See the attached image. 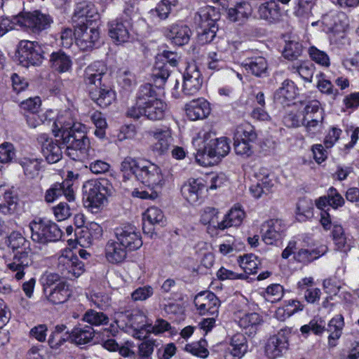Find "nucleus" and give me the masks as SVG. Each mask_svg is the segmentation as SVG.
I'll return each instance as SVG.
<instances>
[{
    "mask_svg": "<svg viewBox=\"0 0 359 359\" xmlns=\"http://www.w3.org/2000/svg\"><path fill=\"white\" fill-rule=\"evenodd\" d=\"M187 117L191 121L203 119L210 112L209 103L203 98L190 101L185 105Z\"/></svg>",
    "mask_w": 359,
    "mask_h": 359,
    "instance_id": "nucleus-21",
    "label": "nucleus"
},
{
    "mask_svg": "<svg viewBox=\"0 0 359 359\" xmlns=\"http://www.w3.org/2000/svg\"><path fill=\"white\" fill-rule=\"evenodd\" d=\"M151 99H157L155 88L150 83L142 85L137 96L139 103L141 105L145 104L150 102Z\"/></svg>",
    "mask_w": 359,
    "mask_h": 359,
    "instance_id": "nucleus-49",
    "label": "nucleus"
},
{
    "mask_svg": "<svg viewBox=\"0 0 359 359\" xmlns=\"http://www.w3.org/2000/svg\"><path fill=\"white\" fill-rule=\"evenodd\" d=\"M144 218L151 224H160L163 222V212L156 207L149 208L144 214Z\"/></svg>",
    "mask_w": 359,
    "mask_h": 359,
    "instance_id": "nucleus-56",
    "label": "nucleus"
},
{
    "mask_svg": "<svg viewBox=\"0 0 359 359\" xmlns=\"http://www.w3.org/2000/svg\"><path fill=\"white\" fill-rule=\"evenodd\" d=\"M15 156L13 145L9 142H4L0 145V162L7 163L11 162Z\"/></svg>",
    "mask_w": 359,
    "mask_h": 359,
    "instance_id": "nucleus-59",
    "label": "nucleus"
},
{
    "mask_svg": "<svg viewBox=\"0 0 359 359\" xmlns=\"http://www.w3.org/2000/svg\"><path fill=\"white\" fill-rule=\"evenodd\" d=\"M205 143L203 149H198L196 154V161L201 164H205V156L210 158L224 157L230 151L229 140L225 137H216L214 133L208 132L203 135Z\"/></svg>",
    "mask_w": 359,
    "mask_h": 359,
    "instance_id": "nucleus-3",
    "label": "nucleus"
},
{
    "mask_svg": "<svg viewBox=\"0 0 359 359\" xmlns=\"http://www.w3.org/2000/svg\"><path fill=\"white\" fill-rule=\"evenodd\" d=\"M344 325V318L341 315H338L330 320L327 329L330 332L328 337L330 346L334 347L337 345L336 341L340 338Z\"/></svg>",
    "mask_w": 359,
    "mask_h": 359,
    "instance_id": "nucleus-38",
    "label": "nucleus"
},
{
    "mask_svg": "<svg viewBox=\"0 0 359 359\" xmlns=\"http://www.w3.org/2000/svg\"><path fill=\"white\" fill-rule=\"evenodd\" d=\"M17 198L13 192L4 186H0V211L11 214L16 207Z\"/></svg>",
    "mask_w": 359,
    "mask_h": 359,
    "instance_id": "nucleus-39",
    "label": "nucleus"
},
{
    "mask_svg": "<svg viewBox=\"0 0 359 359\" xmlns=\"http://www.w3.org/2000/svg\"><path fill=\"white\" fill-rule=\"evenodd\" d=\"M128 251L118 240H109L105 246L106 258L109 262L114 264L123 262L127 257Z\"/></svg>",
    "mask_w": 359,
    "mask_h": 359,
    "instance_id": "nucleus-27",
    "label": "nucleus"
},
{
    "mask_svg": "<svg viewBox=\"0 0 359 359\" xmlns=\"http://www.w3.org/2000/svg\"><path fill=\"white\" fill-rule=\"evenodd\" d=\"M245 216V212L240 207L235 206L231 208L225 218L219 224V229H224L229 226H238Z\"/></svg>",
    "mask_w": 359,
    "mask_h": 359,
    "instance_id": "nucleus-40",
    "label": "nucleus"
},
{
    "mask_svg": "<svg viewBox=\"0 0 359 359\" xmlns=\"http://www.w3.org/2000/svg\"><path fill=\"white\" fill-rule=\"evenodd\" d=\"M86 230V233L88 234L86 241L88 244H91L93 240L100 238L102 235V228L96 222L90 223Z\"/></svg>",
    "mask_w": 359,
    "mask_h": 359,
    "instance_id": "nucleus-61",
    "label": "nucleus"
},
{
    "mask_svg": "<svg viewBox=\"0 0 359 359\" xmlns=\"http://www.w3.org/2000/svg\"><path fill=\"white\" fill-rule=\"evenodd\" d=\"M323 253L324 252L320 253V251L317 250H309L307 249H301L294 255V259L299 262L308 263L317 259L323 255Z\"/></svg>",
    "mask_w": 359,
    "mask_h": 359,
    "instance_id": "nucleus-53",
    "label": "nucleus"
},
{
    "mask_svg": "<svg viewBox=\"0 0 359 359\" xmlns=\"http://www.w3.org/2000/svg\"><path fill=\"white\" fill-rule=\"evenodd\" d=\"M304 112L302 124L306 126L308 130L316 128L318 123L323 121V109L320 103L316 100L309 101L304 107Z\"/></svg>",
    "mask_w": 359,
    "mask_h": 359,
    "instance_id": "nucleus-15",
    "label": "nucleus"
},
{
    "mask_svg": "<svg viewBox=\"0 0 359 359\" xmlns=\"http://www.w3.org/2000/svg\"><path fill=\"white\" fill-rule=\"evenodd\" d=\"M144 108V116L151 121L163 119L168 109L167 104L160 99H151Z\"/></svg>",
    "mask_w": 359,
    "mask_h": 359,
    "instance_id": "nucleus-31",
    "label": "nucleus"
},
{
    "mask_svg": "<svg viewBox=\"0 0 359 359\" xmlns=\"http://www.w3.org/2000/svg\"><path fill=\"white\" fill-rule=\"evenodd\" d=\"M109 34L118 43L128 42L130 39L128 22L116 19L109 22Z\"/></svg>",
    "mask_w": 359,
    "mask_h": 359,
    "instance_id": "nucleus-24",
    "label": "nucleus"
},
{
    "mask_svg": "<svg viewBox=\"0 0 359 359\" xmlns=\"http://www.w3.org/2000/svg\"><path fill=\"white\" fill-rule=\"evenodd\" d=\"M252 13V6L247 1L238 3L227 11L229 19L233 22H243L251 15Z\"/></svg>",
    "mask_w": 359,
    "mask_h": 359,
    "instance_id": "nucleus-35",
    "label": "nucleus"
},
{
    "mask_svg": "<svg viewBox=\"0 0 359 359\" xmlns=\"http://www.w3.org/2000/svg\"><path fill=\"white\" fill-rule=\"evenodd\" d=\"M107 72V67L100 62H95L88 66L85 69L84 81L89 89L107 83L108 77Z\"/></svg>",
    "mask_w": 359,
    "mask_h": 359,
    "instance_id": "nucleus-13",
    "label": "nucleus"
},
{
    "mask_svg": "<svg viewBox=\"0 0 359 359\" xmlns=\"http://www.w3.org/2000/svg\"><path fill=\"white\" fill-rule=\"evenodd\" d=\"M208 67L211 69H219L224 65V54L222 50L212 51L208 53Z\"/></svg>",
    "mask_w": 359,
    "mask_h": 359,
    "instance_id": "nucleus-55",
    "label": "nucleus"
},
{
    "mask_svg": "<svg viewBox=\"0 0 359 359\" xmlns=\"http://www.w3.org/2000/svg\"><path fill=\"white\" fill-rule=\"evenodd\" d=\"M89 94L91 99L103 108L109 106L116 99L115 92L107 83H103L97 88H90Z\"/></svg>",
    "mask_w": 359,
    "mask_h": 359,
    "instance_id": "nucleus-17",
    "label": "nucleus"
},
{
    "mask_svg": "<svg viewBox=\"0 0 359 359\" xmlns=\"http://www.w3.org/2000/svg\"><path fill=\"white\" fill-rule=\"evenodd\" d=\"M309 55L311 59L316 63L326 67L330 66V58L324 51L312 46L309 49Z\"/></svg>",
    "mask_w": 359,
    "mask_h": 359,
    "instance_id": "nucleus-58",
    "label": "nucleus"
},
{
    "mask_svg": "<svg viewBox=\"0 0 359 359\" xmlns=\"http://www.w3.org/2000/svg\"><path fill=\"white\" fill-rule=\"evenodd\" d=\"M234 150L236 154L249 157L253 154L252 147L250 142L234 140Z\"/></svg>",
    "mask_w": 359,
    "mask_h": 359,
    "instance_id": "nucleus-60",
    "label": "nucleus"
},
{
    "mask_svg": "<svg viewBox=\"0 0 359 359\" xmlns=\"http://www.w3.org/2000/svg\"><path fill=\"white\" fill-rule=\"evenodd\" d=\"M73 184L69 180H65L62 183L54 184L46 191L45 200L52 203L60 196L64 195L68 201H73L75 198Z\"/></svg>",
    "mask_w": 359,
    "mask_h": 359,
    "instance_id": "nucleus-18",
    "label": "nucleus"
},
{
    "mask_svg": "<svg viewBox=\"0 0 359 359\" xmlns=\"http://www.w3.org/2000/svg\"><path fill=\"white\" fill-rule=\"evenodd\" d=\"M121 171L125 178L130 179L134 175L137 180L151 189L162 187L164 183L161 168L148 161L127 156L121 164Z\"/></svg>",
    "mask_w": 359,
    "mask_h": 359,
    "instance_id": "nucleus-2",
    "label": "nucleus"
},
{
    "mask_svg": "<svg viewBox=\"0 0 359 359\" xmlns=\"http://www.w3.org/2000/svg\"><path fill=\"white\" fill-rule=\"evenodd\" d=\"M176 3L177 0H162L156 8L155 13L159 18L165 19Z\"/></svg>",
    "mask_w": 359,
    "mask_h": 359,
    "instance_id": "nucleus-57",
    "label": "nucleus"
},
{
    "mask_svg": "<svg viewBox=\"0 0 359 359\" xmlns=\"http://www.w3.org/2000/svg\"><path fill=\"white\" fill-rule=\"evenodd\" d=\"M116 240L128 251H135L142 245L140 231L132 224H123L114 230Z\"/></svg>",
    "mask_w": 359,
    "mask_h": 359,
    "instance_id": "nucleus-7",
    "label": "nucleus"
},
{
    "mask_svg": "<svg viewBox=\"0 0 359 359\" xmlns=\"http://www.w3.org/2000/svg\"><path fill=\"white\" fill-rule=\"evenodd\" d=\"M262 320L257 313L245 314L238 321L239 326L245 330V334L248 336H254L257 330L258 326Z\"/></svg>",
    "mask_w": 359,
    "mask_h": 359,
    "instance_id": "nucleus-37",
    "label": "nucleus"
},
{
    "mask_svg": "<svg viewBox=\"0 0 359 359\" xmlns=\"http://www.w3.org/2000/svg\"><path fill=\"white\" fill-rule=\"evenodd\" d=\"M243 66L248 72L256 76H261L267 69V62L263 57L250 58L243 62Z\"/></svg>",
    "mask_w": 359,
    "mask_h": 359,
    "instance_id": "nucleus-41",
    "label": "nucleus"
},
{
    "mask_svg": "<svg viewBox=\"0 0 359 359\" xmlns=\"http://www.w3.org/2000/svg\"><path fill=\"white\" fill-rule=\"evenodd\" d=\"M94 333L92 327L79 325L72 330L69 337L76 344H86L93 339Z\"/></svg>",
    "mask_w": 359,
    "mask_h": 359,
    "instance_id": "nucleus-36",
    "label": "nucleus"
},
{
    "mask_svg": "<svg viewBox=\"0 0 359 359\" xmlns=\"http://www.w3.org/2000/svg\"><path fill=\"white\" fill-rule=\"evenodd\" d=\"M257 182L250 187V191L253 196L258 198L263 194H268L274 186L273 180L270 177V173L266 169H261L256 174Z\"/></svg>",
    "mask_w": 359,
    "mask_h": 359,
    "instance_id": "nucleus-23",
    "label": "nucleus"
},
{
    "mask_svg": "<svg viewBox=\"0 0 359 359\" xmlns=\"http://www.w3.org/2000/svg\"><path fill=\"white\" fill-rule=\"evenodd\" d=\"M290 334V329H281L276 334L271 336L267 340L265 346V353L268 358L275 359L283 355L288 348Z\"/></svg>",
    "mask_w": 359,
    "mask_h": 359,
    "instance_id": "nucleus-9",
    "label": "nucleus"
},
{
    "mask_svg": "<svg viewBox=\"0 0 359 359\" xmlns=\"http://www.w3.org/2000/svg\"><path fill=\"white\" fill-rule=\"evenodd\" d=\"M85 205L91 212H97L107 201L110 190L102 182L97 180H89L83 185Z\"/></svg>",
    "mask_w": 359,
    "mask_h": 359,
    "instance_id": "nucleus-4",
    "label": "nucleus"
},
{
    "mask_svg": "<svg viewBox=\"0 0 359 359\" xmlns=\"http://www.w3.org/2000/svg\"><path fill=\"white\" fill-rule=\"evenodd\" d=\"M169 76L170 71L167 69L165 65L156 67L153 73L154 82L156 85H158L159 87L165 83Z\"/></svg>",
    "mask_w": 359,
    "mask_h": 359,
    "instance_id": "nucleus-62",
    "label": "nucleus"
},
{
    "mask_svg": "<svg viewBox=\"0 0 359 359\" xmlns=\"http://www.w3.org/2000/svg\"><path fill=\"white\" fill-rule=\"evenodd\" d=\"M8 246L13 250H18L25 248H29V242L22 236V235L17 231L12 232L8 237Z\"/></svg>",
    "mask_w": 359,
    "mask_h": 359,
    "instance_id": "nucleus-51",
    "label": "nucleus"
},
{
    "mask_svg": "<svg viewBox=\"0 0 359 359\" xmlns=\"http://www.w3.org/2000/svg\"><path fill=\"white\" fill-rule=\"evenodd\" d=\"M154 293V289L151 286H144L136 289L131 297L134 301H144L150 297Z\"/></svg>",
    "mask_w": 359,
    "mask_h": 359,
    "instance_id": "nucleus-63",
    "label": "nucleus"
},
{
    "mask_svg": "<svg viewBox=\"0 0 359 359\" xmlns=\"http://www.w3.org/2000/svg\"><path fill=\"white\" fill-rule=\"evenodd\" d=\"M117 318L119 321L133 328L142 327L149 324L146 316L137 310L119 311Z\"/></svg>",
    "mask_w": 359,
    "mask_h": 359,
    "instance_id": "nucleus-25",
    "label": "nucleus"
},
{
    "mask_svg": "<svg viewBox=\"0 0 359 359\" xmlns=\"http://www.w3.org/2000/svg\"><path fill=\"white\" fill-rule=\"evenodd\" d=\"M41 106V100L39 97L29 98L21 102L20 107L22 109L27 111L29 114H36Z\"/></svg>",
    "mask_w": 359,
    "mask_h": 359,
    "instance_id": "nucleus-64",
    "label": "nucleus"
},
{
    "mask_svg": "<svg viewBox=\"0 0 359 359\" xmlns=\"http://www.w3.org/2000/svg\"><path fill=\"white\" fill-rule=\"evenodd\" d=\"M32 232L31 238L34 242L46 244L49 242H55L62 237V231L54 222L39 219L32 221L29 225Z\"/></svg>",
    "mask_w": 359,
    "mask_h": 359,
    "instance_id": "nucleus-5",
    "label": "nucleus"
},
{
    "mask_svg": "<svg viewBox=\"0 0 359 359\" xmlns=\"http://www.w3.org/2000/svg\"><path fill=\"white\" fill-rule=\"evenodd\" d=\"M27 27L33 32H39L50 27L52 19L39 11L27 13Z\"/></svg>",
    "mask_w": 359,
    "mask_h": 359,
    "instance_id": "nucleus-26",
    "label": "nucleus"
},
{
    "mask_svg": "<svg viewBox=\"0 0 359 359\" xmlns=\"http://www.w3.org/2000/svg\"><path fill=\"white\" fill-rule=\"evenodd\" d=\"M69 286L66 283L60 281L46 294L49 302L54 304H62L70 297Z\"/></svg>",
    "mask_w": 359,
    "mask_h": 359,
    "instance_id": "nucleus-32",
    "label": "nucleus"
},
{
    "mask_svg": "<svg viewBox=\"0 0 359 359\" xmlns=\"http://www.w3.org/2000/svg\"><path fill=\"white\" fill-rule=\"evenodd\" d=\"M218 211L211 207L206 208L201 215V221L203 224H210L219 229Z\"/></svg>",
    "mask_w": 359,
    "mask_h": 359,
    "instance_id": "nucleus-52",
    "label": "nucleus"
},
{
    "mask_svg": "<svg viewBox=\"0 0 359 359\" xmlns=\"http://www.w3.org/2000/svg\"><path fill=\"white\" fill-rule=\"evenodd\" d=\"M204 188L205 184L203 179H189L182 185L181 193L186 201L191 204H194L198 201Z\"/></svg>",
    "mask_w": 359,
    "mask_h": 359,
    "instance_id": "nucleus-22",
    "label": "nucleus"
},
{
    "mask_svg": "<svg viewBox=\"0 0 359 359\" xmlns=\"http://www.w3.org/2000/svg\"><path fill=\"white\" fill-rule=\"evenodd\" d=\"M238 262L245 273L253 274L257 272L259 262L255 256L246 255L243 257H239Z\"/></svg>",
    "mask_w": 359,
    "mask_h": 359,
    "instance_id": "nucleus-48",
    "label": "nucleus"
},
{
    "mask_svg": "<svg viewBox=\"0 0 359 359\" xmlns=\"http://www.w3.org/2000/svg\"><path fill=\"white\" fill-rule=\"evenodd\" d=\"M57 267L61 274L69 279L77 278L84 271V264L69 249L65 250L59 256Z\"/></svg>",
    "mask_w": 359,
    "mask_h": 359,
    "instance_id": "nucleus-6",
    "label": "nucleus"
},
{
    "mask_svg": "<svg viewBox=\"0 0 359 359\" xmlns=\"http://www.w3.org/2000/svg\"><path fill=\"white\" fill-rule=\"evenodd\" d=\"M201 29L212 28L217 26L216 22L219 19V13L212 6L201 8L197 13Z\"/></svg>",
    "mask_w": 359,
    "mask_h": 359,
    "instance_id": "nucleus-34",
    "label": "nucleus"
},
{
    "mask_svg": "<svg viewBox=\"0 0 359 359\" xmlns=\"http://www.w3.org/2000/svg\"><path fill=\"white\" fill-rule=\"evenodd\" d=\"M191 30L184 25H172L166 36L172 43L177 46H182L189 42Z\"/></svg>",
    "mask_w": 359,
    "mask_h": 359,
    "instance_id": "nucleus-33",
    "label": "nucleus"
},
{
    "mask_svg": "<svg viewBox=\"0 0 359 359\" xmlns=\"http://www.w3.org/2000/svg\"><path fill=\"white\" fill-rule=\"evenodd\" d=\"M194 304L201 315L217 316L219 300L213 292L204 291L198 293L195 297Z\"/></svg>",
    "mask_w": 359,
    "mask_h": 359,
    "instance_id": "nucleus-11",
    "label": "nucleus"
},
{
    "mask_svg": "<svg viewBox=\"0 0 359 359\" xmlns=\"http://www.w3.org/2000/svg\"><path fill=\"white\" fill-rule=\"evenodd\" d=\"M83 320L92 325H107L109 323L108 316L102 312H98L93 309L87 311L83 316Z\"/></svg>",
    "mask_w": 359,
    "mask_h": 359,
    "instance_id": "nucleus-47",
    "label": "nucleus"
},
{
    "mask_svg": "<svg viewBox=\"0 0 359 359\" xmlns=\"http://www.w3.org/2000/svg\"><path fill=\"white\" fill-rule=\"evenodd\" d=\"M230 344L232 347L230 355L233 357L241 358L248 351L247 339L243 334L237 333L234 334L231 339Z\"/></svg>",
    "mask_w": 359,
    "mask_h": 359,
    "instance_id": "nucleus-42",
    "label": "nucleus"
},
{
    "mask_svg": "<svg viewBox=\"0 0 359 359\" xmlns=\"http://www.w3.org/2000/svg\"><path fill=\"white\" fill-rule=\"evenodd\" d=\"M302 46L295 41H289L285 46L283 55L285 58L291 62L298 60L297 58L302 55Z\"/></svg>",
    "mask_w": 359,
    "mask_h": 359,
    "instance_id": "nucleus-46",
    "label": "nucleus"
},
{
    "mask_svg": "<svg viewBox=\"0 0 359 359\" xmlns=\"http://www.w3.org/2000/svg\"><path fill=\"white\" fill-rule=\"evenodd\" d=\"M19 60L25 66L38 65L42 61L40 48L30 41H22L18 48Z\"/></svg>",
    "mask_w": 359,
    "mask_h": 359,
    "instance_id": "nucleus-12",
    "label": "nucleus"
},
{
    "mask_svg": "<svg viewBox=\"0 0 359 359\" xmlns=\"http://www.w3.org/2000/svg\"><path fill=\"white\" fill-rule=\"evenodd\" d=\"M62 116L57 118L53 123V131L55 137H61L62 143L48 139L45 135L40 137V141L44 140L41 145V153L48 163H55L62 157V149L65 147V154L74 161L80 160L81 155L90 147L85 126L80 123L64 121Z\"/></svg>",
    "mask_w": 359,
    "mask_h": 359,
    "instance_id": "nucleus-1",
    "label": "nucleus"
},
{
    "mask_svg": "<svg viewBox=\"0 0 359 359\" xmlns=\"http://www.w3.org/2000/svg\"><path fill=\"white\" fill-rule=\"evenodd\" d=\"M20 163L24 170L25 175L27 177L33 179L39 175L41 168V161L39 159L23 158Z\"/></svg>",
    "mask_w": 359,
    "mask_h": 359,
    "instance_id": "nucleus-45",
    "label": "nucleus"
},
{
    "mask_svg": "<svg viewBox=\"0 0 359 359\" xmlns=\"http://www.w3.org/2000/svg\"><path fill=\"white\" fill-rule=\"evenodd\" d=\"M297 95V88L294 83L290 80H285L274 94L276 103L283 106L289 105Z\"/></svg>",
    "mask_w": 359,
    "mask_h": 359,
    "instance_id": "nucleus-29",
    "label": "nucleus"
},
{
    "mask_svg": "<svg viewBox=\"0 0 359 359\" xmlns=\"http://www.w3.org/2000/svg\"><path fill=\"white\" fill-rule=\"evenodd\" d=\"M260 19L270 24H276L281 20L282 13L278 3L276 0H269L262 3L258 8Z\"/></svg>",
    "mask_w": 359,
    "mask_h": 359,
    "instance_id": "nucleus-19",
    "label": "nucleus"
},
{
    "mask_svg": "<svg viewBox=\"0 0 359 359\" xmlns=\"http://www.w3.org/2000/svg\"><path fill=\"white\" fill-rule=\"evenodd\" d=\"M151 134L155 140L151 146L153 152L157 155H163L168 152L173 141L171 130L169 128H158L151 132Z\"/></svg>",
    "mask_w": 359,
    "mask_h": 359,
    "instance_id": "nucleus-16",
    "label": "nucleus"
},
{
    "mask_svg": "<svg viewBox=\"0 0 359 359\" xmlns=\"http://www.w3.org/2000/svg\"><path fill=\"white\" fill-rule=\"evenodd\" d=\"M287 69L291 74L299 75L304 81L311 83L315 72V66L306 61L297 60L290 62Z\"/></svg>",
    "mask_w": 359,
    "mask_h": 359,
    "instance_id": "nucleus-28",
    "label": "nucleus"
},
{
    "mask_svg": "<svg viewBox=\"0 0 359 359\" xmlns=\"http://www.w3.org/2000/svg\"><path fill=\"white\" fill-rule=\"evenodd\" d=\"M33 263L31 257V249L25 248V250H18L13 258L7 262V269L15 273L14 277L21 280L25 276V270Z\"/></svg>",
    "mask_w": 359,
    "mask_h": 359,
    "instance_id": "nucleus-10",
    "label": "nucleus"
},
{
    "mask_svg": "<svg viewBox=\"0 0 359 359\" xmlns=\"http://www.w3.org/2000/svg\"><path fill=\"white\" fill-rule=\"evenodd\" d=\"M263 241L267 245H273L282 238L285 226L278 219H271L262 225Z\"/></svg>",
    "mask_w": 359,
    "mask_h": 359,
    "instance_id": "nucleus-20",
    "label": "nucleus"
},
{
    "mask_svg": "<svg viewBox=\"0 0 359 359\" xmlns=\"http://www.w3.org/2000/svg\"><path fill=\"white\" fill-rule=\"evenodd\" d=\"M257 139V133L254 127L249 123H244L236 128L234 140L254 142Z\"/></svg>",
    "mask_w": 359,
    "mask_h": 359,
    "instance_id": "nucleus-44",
    "label": "nucleus"
},
{
    "mask_svg": "<svg viewBox=\"0 0 359 359\" xmlns=\"http://www.w3.org/2000/svg\"><path fill=\"white\" fill-rule=\"evenodd\" d=\"M50 61L52 68L60 73L67 72L72 66L69 57L60 51L53 53Z\"/></svg>",
    "mask_w": 359,
    "mask_h": 359,
    "instance_id": "nucleus-43",
    "label": "nucleus"
},
{
    "mask_svg": "<svg viewBox=\"0 0 359 359\" xmlns=\"http://www.w3.org/2000/svg\"><path fill=\"white\" fill-rule=\"evenodd\" d=\"M76 43L82 50L92 49L100 39L99 30L90 27L83 20L81 24H76L74 29Z\"/></svg>",
    "mask_w": 359,
    "mask_h": 359,
    "instance_id": "nucleus-8",
    "label": "nucleus"
},
{
    "mask_svg": "<svg viewBox=\"0 0 359 359\" xmlns=\"http://www.w3.org/2000/svg\"><path fill=\"white\" fill-rule=\"evenodd\" d=\"M207 342L205 339H201L197 342L187 344L184 350L194 355L201 358H206L208 355V351L206 348Z\"/></svg>",
    "mask_w": 359,
    "mask_h": 359,
    "instance_id": "nucleus-50",
    "label": "nucleus"
},
{
    "mask_svg": "<svg viewBox=\"0 0 359 359\" xmlns=\"http://www.w3.org/2000/svg\"><path fill=\"white\" fill-rule=\"evenodd\" d=\"M203 78L196 65H189L184 74L182 93L187 96L196 95L202 86Z\"/></svg>",
    "mask_w": 359,
    "mask_h": 359,
    "instance_id": "nucleus-14",
    "label": "nucleus"
},
{
    "mask_svg": "<svg viewBox=\"0 0 359 359\" xmlns=\"http://www.w3.org/2000/svg\"><path fill=\"white\" fill-rule=\"evenodd\" d=\"M97 15L95 6L90 2H81L77 4L72 20L76 24H81L83 20L87 25H91L93 18Z\"/></svg>",
    "mask_w": 359,
    "mask_h": 359,
    "instance_id": "nucleus-30",
    "label": "nucleus"
},
{
    "mask_svg": "<svg viewBox=\"0 0 359 359\" xmlns=\"http://www.w3.org/2000/svg\"><path fill=\"white\" fill-rule=\"evenodd\" d=\"M283 296V287L279 284L269 286L265 292L264 297L271 303L279 301Z\"/></svg>",
    "mask_w": 359,
    "mask_h": 359,
    "instance_id": "nucleus-54",
    "label": "nucleus"
}]
</instances>
